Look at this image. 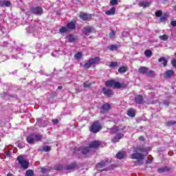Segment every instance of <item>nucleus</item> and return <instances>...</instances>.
I'll use <instances>...</instances> for the list:
<instances>
[{"instance_id": "20e7f679", "label": "nucleus", "mask_w": 176, "mask_h": 176, "mask_svg": "<svg viewBox=\"0 0 176 176\" xmlns=\"http://www.w3.org/2000/svg\"><path fill=\"white\" fill-rule=\"evenodd\" d=\"M131 159L137 160L135 162L137 166H142V164H144V155L141 153H133L131 155Z\"/></svg>"}, {"instance_id": "ddd939ff", "label": "nucleus", "mask_w": 176, "mask_h": 176, "mask_svg": "<svg viewBox=\"0 0 176 176\" xmlns=\"http://www.w3.org/2000/svg\"><path fill=\"white\" fill-rule=\"evenodd\" d=\"M102 91L103 94L107 97H111V96H113V91L111 89L106 90L105 88H103Z\"/></svg>"}, {"instance_id": "f257e3e1", "label": "nucleus", "mask_w": 176, "mask_h": 176, "mask_svg": "<svg viewBox=\"0 0 176 176\" xmlns=\"http://www.w3.org/2000/svg\"><path fill=\"white\" fill-rule=\"evenodd\" d=\"M124 129H126V126H124L123 129H119L118 126H114L111 129V133L113 134H117L113 139L112 142H119L120 140H122V137H124V135L123 133H122Z\"/></svg>"}, {"instance_id": "de8ad7c7", "label": "nucleus", "mask_w": 176, "mask_h": 176, "mask_svg": "<svg viewBox=\"0 0 176 176\" xmlns=\"http://www.w3.org/2000/svg\"><path fill=\"white\" fill-rule=\"evenodd\" d=\"M170 25H172V27H176V21H171Z\"/></svg>"}, {"instance_id": "13d9d810", "label": "nucleus", "mask_w": 176, "mask_h": 176, "mask_svg": "<svg viewBox=\"0 0 176 176\" xmlns=\"http://www.w3.org/2000/svg\"><path fill=\"white\" fill-rule=\"evenodd\" d=\"M173 9H175V10H176V6H175L173 7Z\"/></svg>"}, {"instance_id": "423d86ee", "label": "nucleus", "mask_w": 176, "mask_h": 176, "mask_svg": "<svg viewBox=\"0 0 176 176\" xmlns=\"http://www.w3.org/2000/svg\"><path fill=\"white\" fill-rule=\"evenodd\" d=\"M102 126H101L100 121H96L89 127V131H91V133H98L100 130H102Z\"/></svg>"}, {"instance_id": "8fccbe9b", "label": "nucleus", "mask_w": 176, "mask_h": 176, "mask_svg": "<svg viewBox=\"0 0 176 176\" xmlns=\"http://www.w3.org/2000/svg\"><path fill=\"white\" fill-rule=\"evenodd\" d=\"M53 123H54V124H57V123H58V119H55V120H52Z\"/></svg>"}, {"instance_id": "4c0bfd02", "label": "nucleus", "mask_w": 176, "mask_h": 176, "mask_svg": "<svg viewBox=\"0 0 176 176\" xmlns=\"http://www.w3.org/2000/svg\"><path fill=\"white\" fill-rule=\"evenodd\" d=\"M109 67H110V68H115V67H118V62H111Z\"/></svg>"}, {"instance_id": "052dcab7", "label": "nucleus", "mask_w": 176, "mask_h": 176, "mask_svg": "<svg viewBox=\"0 0 176 176\" xmlns=\"http://www.w3.org/2000/svg\"><path fill=\"white\" fill-rule=\"evenodd\" d=\"M53 54H54L52 53V56H53Z\"/></svg>"}, {"instance_id": "4d7b16f0", "label": "nucleus", "mask_w": 176, "mask_h": 176, "mask_svg": "<svg viewBox=\"0 0 176 176\" xmlns=\"http://www.w3.org/2000/svg\"><path fill=\"white\" fill-rule=\"evenodd\" d=\"M124 34H126L127 35V32H123L122 35H124Z\"/></svg>"}, {"instance_id": "4be33fe9", "label": "nucleus", "mask_w": 176, "mask_h": 176, "mask_svg": "<svg viewBox=\"0 0 176 176\" xmlns=\"http://www.w3.org/2000/svg\"><path fill=\"white\" fill-rule=\"evenodd\" d=\"M138 72H140V74H145L146 75V73L148 72V67H140L138 69Z\"/></svg>"}, {"instance_id": "864d4df0", "label": "nucleus", "mask_w": 176, "mask_h": 176, "mask_svg": "<svg viewBox=\"0 0 176 176\" xmlns=\"http://www.w3.org/2000/svg\"><path fill=\"white\" fill-rule=\"evenodd\" d=\"M58 90H63V86H58Z\"/></svg>"}, {"instance_id": "4468645a", "label": "nucleus", "mask_w": 176, "mask_h": 176, "mask_svg": "<svg viewBox=\"0 0 176 176\" xmlns=\"http://www.w3.org/2000/svg\"><path fill=\"white\" fill-rule=\"evenodd\" d=\"M10 5H12V3H10V1H7V0H4V1H0V6L1 7H6V8H10Z\"/></svg>"}, {"instance_id": "f704fd0d", "label": "nucleus", "mask_w": 176, "mask_h": 176, "mask_svg": "<svg viewBox=\"0 0 176 176\" xmlns=\"http://www.w3.org/2000/svg\"><path fill=\"white\" fill-rule=\"evenodd\" d=\"M146 75V76H155V72L153 70L147 71Z\"/></svg>"}, {"instance_id": "3c124183", "label": "nucleus", "mask_w": 176, "mask_h": 176, "mask_svg": "<svg viewBox=\"0 0 176 176\" xmlns=\"http://www.w3.org/2000/svg\"><path fill=\"white\" fill-rule=\"evenodd\" d=\"M160 21H166V17L162 16V17L160 18Z\"/></svg>"}, {"instance_id": "e2e57ef3", "label": "nucleus", "mask_w": 176, "mask_h": 176, "mask_svg": "<svg viewBox=\"0 0 176 176\" xmlns=\"http://www.w3.org/2000/svg\"><path fill=\"white\" fill-rule=\"evenodd\" d=\"M175 56H176V52H175Z\"/></svg>"}, {"instance_id": "aec40b11", "label": "nucleus", "mask_w": 176, "mask_h": 176, "mask_svg": "<svg viewBox=\"0 0 176 176\" xmlns=\"http://www.w3.org/2000/svg\"><path fill=\"white\" fill-rule=\"evenodd\" d=\"M117 159H124L126 157V152L124 151H120L116 155Z\"/></svg>"}, {"instance_id": "72a5a7b5", "label": "nucleus", "mask_w": 176, "mask_h": 176, "mask_svg": "<svg viewBox=\"0 0 176 176\" xmlns=\"http://www.w3.org/2000/svg\"><path fill=\"white\" fill-rule=\"evenodd\" d=\"M25 176H34V170L29 169L25 173Z\"/></svg>"}, {"instance_id": "f03ea898", "label": "nucleus", "mask_w": 176, "mask_h": 176, "mask_svg": "<svg viewBox=\"0 0 176 176\" xmlns=\"http://www.w3.org/2000/svg\"><path fill=\"white\" fill-rule=\"evenodd\" d=\"M43 135L39 133H32L27 136L26 140L28 144H34L35 142L42 141Z\"/></svg>"}, {"instance_id": "a878e982", "label": "nucleus", "mask_w": 176, "mask_h": 176, "mask_svg": "<svg viewBox=\"0 0 176 176\" xmlns=\"http://www.w3.org/2000/svg\"><path fill=\"white\" fill-rule=\"evenodd\" d=\"M159 63H162V65L163 67H166L167 65V60H166V58L162 57L159 59Z\"/></svg>"}, {"instance_id": "b1692460", "label": "nucleus", "mask_w": 176, "mask_h": 176, "mask_svg": "<svg viewBox=\"0 0 176 176\" xmlns=\"http://www.w3.org/2000/svg\"><path fill=\"white\" fill-rule=\"evenodd\" d=\"M107 49H109V50H111V52H115V50H118V45L116 44H113L108 46Z\"/></svg>"}, {"instance_id": "c85d7f7f", "label": "nucleus", "mask_w": 176, "mask_h": 176, "mask_svg": "<svg viewBox=\"0 0 176 176\" xmlns=\"http://www.w3.org/2000/svg\"><path fill=\"white\" fill-rule=\"evenodd\" d=\"M91 65H93V63L91 62V60L89 59V60H88L85 65H84V68H90L91 67Z\"/></svg>"}, {"instance_id": "c03bdc74", "label": "nucleus", "mask_w": 176, "mask_h": 176, "mask_svg": "<svg viewBox=\"0 0 176 176\" xmlns=\"http://www.w3.org/2000/svg\"><path fill=\"white\" fill-rule=\"evenodd\" d=\"M111 5L115 6V5H118V0H111L110 1Z\"/></svg>"}, {"instance_id": "e433bc0d", "label": "nucleus", "mask_w": 176, "mask_h": 176, "mask_svg": "<svg viewBox=\"0 0 176 176\" xmlns=\"http://www.w3.org/2000/svg\"><path fill=\"white\" fill-rule=\"evenodd\" d=\"M160 39H161V41H167V39H168V36L167 34L160 36Z\"/></svg>"}, {"instance_id": "2eb2a0df", "label": "nucleus", "mask_w": 176, "mask_h": 176, "mask_svg": "<svg viewBox=\"0 0 176 176\" xmlns=\"http://www.w3.org/2000/svg\"><path fill=\"white\" fill-rule=\"evenodd\" d=\"M136 151L138 152H141L142 153H146L148 155V151H149V148H144L142 146L138 147Z\"/></svg>"}, {"instance_id": "9b49d317", "label": "nucleus", "mask_w": 176, "mask_h": 176, "mask_svg": "<svg viewBox=\"0 0 176 176\" xmlns=\"http://www.w3.org/2000/svg\"><path fill=\"white\" fill-rule=\"evenodd\" d=\"M66 39L71 43H74L78 41V37L74 34H69L66 36Z\"/></svg>"}, {"instance_id": "6ab92c4d", "label": "nucleus", "mask_w": 176, "mask_h": 176, "mask_svg": "<svg viewBox=\"0 0 176 176\" xmlns=\"http://www.w3.org/2000/svg\"><path fill=\"white\" fill-rule=\"evenodd\" d=\"M108 164V161H102L96 165L97 168H102L105 167Z\"/></svg>"}, {"instance_id": "39448f33", "label": "nucleus", "mask_w": 176, "mask_h": 176, "mask_svg": "<svg viewBox=\"0 0 176 176\" xmlns=\"http://www.w3.org/2000/svg\"><path fill=\"white\" fill-rule=\"evenodd\" d=\"M105 85L107 87H113V89H122L123 87V85L115 80H107Z\"/></svg>"}, {"instance_id": "1a4fd4ad", "label": "nucleus", "mask_w": 176, "mask_h": 176, "mask_svg": "<svg viewBox=\"0 0 176 176\" xmlns=\"http://www.w3.org/2000/svg\"><path fill=\"white\" fill-rule=\"evenodd\" d=\"M79 17H80V19H81V20H83V21H86L87 20H91V14H86L84 12H80Z\"/></svg>"}, {"instance_id": "ea45409f", "label": "nucleus", "mask_w": 176, "mask_h": 176, "mask_svg": "<svg viewBox=\"0 0 176 176\" xmlns=\"http://www.w3.org/2000/svg\"><path fill=\"white\" fill-rule=\"evenodd\" d=\"M167 126H174V124H176V122L175 121H168L166 122V124Z\"/></svg>"}, {"instance_id": "7c9ffc66", "label": "nucleus", "mask_w": 176, "mask_h": 176, "mask_svg": "<svg viewBox=\"0 0 176 176\" xmlns=\"http://www.w3.org/2000/svg\"><path fill=\"white\" fill-rule=\"evenodd\" d=\"M159 173H165V171H170V169H168V167L165 166L163 168H158Z\"/></svg>"}, {"instance_id": "c9c22d12", "label": "nucleus", "mask_w": 176, "mask_h": 176, "mask_svg": "<svg viewBox=\"0 0 176 176\" xmlns=\"http://www.w3.org/2000/svg\"><path fill=\"white\" fill-rule=\"evenodd\" d=\"M59 32H60V34H64V32H68V28L63 27L60 29Z\"/></svg>"}, {"instance_id": "37998d69", "label": "nucleus", "mask_w": 176, "mask_h": 176, "mask_svg": "<svg viewBox=\"0 0 176 176\" xmlns=\"http://www.w3.org/2000/svg\"><path fill=\"white\" fill-rule=\"evenodd\" d=\"M90 86H91V83H90V82L86 81L84 82V87H90Z\"/></svg>"}, {"instance_id": "680f3d73", "label": "nucleus", "mask_w": 176, "mask_h": 176, "mask_svg": "<svg viewBox=\"0 0 176 176\" xmlns=\"http://www.w3.org/2000/svg\"><path fill=\"white\" fill-rule=\"evenodd\" d=\"M0 28H1V24H0Z\"/></svg>"}, {"instance_id": "7ed1b4c3", "label": "nucleus", "mask_w": 176, "mask_h": 176, "mask_svg": "<svg viewBox=\"0 0 176 176\" xmlns=\"http://www.w3.org/2000/svg\"><path fill=\"white\" fill-rule=\"evenodd\" d=\"M100 146V142L99 141H94L89 144V146L84 147L82 148L81 152L82 155L87 156L91 152L92 148H98Z\"/></svg>"}, {"instance_id": "9d476101", "label": "nucleus", "mask_w": 176, "mask_h": 176, "mask_svg": "<svg viewBox=\"0 0 176 176\" xmlns=\"http://www.w3.org/2000/svg\"><path fill=\"white\" fill-rule=\"evenodd\" d=\"M94 28L90 26L85 27L83 29V33L85 34V35H87V36H89V35H90L91 32H94Z\"/></svg>"}, {"instance_id": "bf43d9fd", "label": "nucleus", "mask_w": 176, "mask_h": 176, "mask_svg": "<svg viewBox=\"0 0 176 176\" xmlns=\"http://www.w3.org/2000/svg\"><path fill=\"white\" fill-rule=\"evenodd\" d=\"M38 52H41V50H38Z\"/></svg>"}, {"instance_id": "5fc2aeb1", "label": "nucleus", "mask_w": 176, "mask_h": 176, "mask_svg": "<svg viewBox=\"0 0 176 176\" xmlns=\"http://www.w3.org/2000/svg\"><path fill=\"white\" fill-rule=\"evenodd\" d=\"M147 163L151 164V163H152V161H151V160H149V158H148Z\"/></svg>"}, {"instance_id": "a211bd4d", "label": "nucleus", "mask_w": 176, "mask_h": 176, "mask_svg": "<svg viewBox=\"0 0 176 176\" xmlns=\"http://www.w3.org/2000/svg\"><path fill=\"white\" fill-rule=\"evenodd\" d=\"M139 6L145 9V8H149V6H151V3L148 1H141L139 3Z\"/></svg>"}, {"instance_id": "5701e85b", "label": "nucleus", "mask_w": 176, "mask_h": 176, "mask_svg": "<svg viewBox=\"0 0 176 176\" xmlns=\"http://www.w3.org/2000/svg\"><path fill=\"white\" fill-rule=\"evenodd\" d=\"M173 75H174V71L173 70H168L164 74L165 78H170Z\"/></svg>"}, {"instance_id": "6e6d98bb", "label": "nucleus", "mask_w": 176, "mask_h": 176, "mask_svg": "<svg viewBox=\"0 0 176 176\" xmlns=\"http://www.w3.org/2000/svg\"><path fill=\"white\" fill-rule=\"evenodd\" d=\"M6 176H14V175H13V174L12 173H8Z\"/></svg>"}, {"instance_id": "c756f323", "label": "nucleus", "mask_w": 176, "mask_h": 176, "mask_svg": "<svg viewBox=\"0 0 176 176\" xmlns=\"http://www.w3.org/2000/svg\"><path fill=\"white\" fill-rule=\"evenodd\" d=\"M76 167V164H71L66 166V170H74Z\"/></svg>"}, {"instance_id": "58836bf2", "label": "nucleus", "mask_w": 176, "mask_h": 176, "mask_svg": "<svg viewBox=\"0 0 176 176\" xmlns=\"http://www.w3.org/2000/svg\"><path fill=\"white\" fill-rule=\"evenodd\" d=\"M82 56H83V54L82 52H78L77 54H75V57L79 60L80 58H82Z\"/></svg>"}, {"instance_id": "a19ab883", "label": "nucleus", "mask_w": 176, "mask_h": 176, "mask_svg": "<svg viewBox=\"0 0 176 176\" xmlns=\"http://www.w3.org/2000/svg\"><path fill=\"white\" fill-rule=\"evenodd\" d=\"M109 38L112 39V38H115V32L113 30H111L109 34Z\"/></svg>"}, {"instance_id": "a18cd8bd", "label": "nucleus", "mask_w": 176, "mask_h": 176, "mask_svg": "<svg viewBox=\"0 0 176 176\" xmlns=\"http://www.w3.org/2000/svg\"><path fill=\"white\" fill-rule=\"evenodd\" d=\"M47 171H49V169H47V168H41V173H43V174H45V173H47Z\"/></svg>"}, {"instance_id": "f3484780", "label": "nucleus", "mask_w": 176, "mask_h": 176, "mask_svg": "<svg viewBox=\"0 0 176 176\" xmlns=\"http://www.w3.org/2000/svg\"><path fill=\"white\" fill-rule=\"evenodd\" d=\"M135 101L136 104H142L144 102V98H142V96L138 95L135 96Z\"/></svg>"}, {"instance_id": "49530a36", "label": "nucleus", "mask_w": 176, "mask_h": 176, "mask_svg": "<svg viewBox=\"0 0 176 176\" xmlns=\"http://www.w3.org/2000/svg\"><path fill=\"white\" fill-rule=\"evenodd\" d=\"M172 65L174 67V68H176V59L172 60Z\"/></svg>"}, {"instance_id": "09e8293b", "label": "nucleus", "mask_w": 176, "mask_h": 176, "mask_svg": "<svg viewBox=\"0 0 176 176\" xmlns=\"http://www.w3.org/2000/svg\"><path fill=\"white\" fill-rule=\"evenodd\" d=\"M41 47H42V44L41 43H37L36 45V48L41 49Z\"/></svg>"}, {"instance_id": "79ce46f5", "label": "nucleus", "mask_w": 176, "mask_h": 176, "mask_svg": "<svg viewBox=\"0 0 176 176\" xmlns=\"http://www.w3.org/2000/svg\"><path fill=\"white\" fill-rule=\"evenodd\" d=\"M162 14H163V12H162V10H157L156 12H155V16L157 17H160L162 16Z\"/></svg>"}, {"instance_id": "393cba45", "label": "nucleus", "mask_w": 176, "mask_h": 176, "mask_svg": "<svg viewBox=\"0 0 176 176\" xmlns=\"http://www.w3.org/2000/svg\"><path fill=\"white\" fill-rule=\"evenodd\" d=\"M67 28H69V30H75V28H76V25H75V23L70 22L67 23Z\"/></svg>"}, {"instance_id": "2f4dec72", "label": "nucleus", "mask_w": 176, "mask_h": 176, "mask_svg": "<svg viewBox=\"0 0 176 176\" xmlns=\"http://www.w3.org/2000/svg\"><path fill=\"white\" fill-rule=\"evenodd\" d=\"M144 54L146 57H152V51H151L150 50H146L144 52Z\"/></svg>"}, {"instance_id": "f8f14e48", "label": "nucleus", "mask_w": 176, "mask_h": 176, "mask_svg": "<svg viewBox=\"0 0 176 176\" xmlns=\"http://www.w3.org/2000/svg\"><path fill=\"white\" fill-rule=\"evenodd\" d=\"M109 109H111V105L108 103H105L102 106L100 112L102 113H105L108 112V111H109Z\"/></svg>"}, {"instance_id": "dca6fc26", "label": "nucleus", "mask_w": 176, "mask_h": 176, "mask_svg": "<svg viewBox=\"0 0 176 176\" xmlns=\"http://www.w3.org/2000/svg\"><path fill=\"white\" fill-rule=\"evenodd\" d=\"M116 12V8L113 7L111 8V10L106 11L105 14H107V16H113Z\"/></svg>"}, {"instance_id": "0eeeda50", "label": "nucleus", "mask_w": 176, "mask_h": 176, "mask_svg": "<svg viewBox=\"0 0 176 176\" xmlns=\"http://www.w3.org/2000/svg\"><path fill=\"white\" fill-rule=\"evenodd\" d=\"M16 160L19 164H20V166L22 167V168H23L24 170H27V168H28V166H30V162L24 160V157H23L22 155L18 156Z\"/></svg>"}, {"instance_id": "bb28decb", "label": "nucleus", "mask_w": 176, "mask_h": 176, "mask_svg": "<svg viewBox=\"0 0 176 176\" xmlns=\"http://www.w3.org/2000/svg\"><path fill=\"white\" fill-rule=\"evenodd\" d=\"M126 71H127V67L125 66H122L118 69V72L120 74H124V72H126Z\"/></svg>"}, {"instance_id": "6e6552de", "label": "nucleus", "mask_w": 176, "mask_h": 176, "mask_svg": "<svg viewBox=\"0 0 176 176\" xmlns=\"http://www.w3.org/2000/svg\"><path fill=\"white\" fill-rule=\"evenodd\" d=\"M31 13H33V14H37L40 16L43 13V8L42 7H33L30 8Z\"/></svg>"}, {"instance_id": "473e14b6", "label": "nucleus", "mask_w": 176, "mask_h": 176, "mask_svg": "<svg viewBox=\"0 0 176 176\" xmlns=\"http://www.w3.org/2000/svg\"><path fill=\"white\" fill-rule=\"evenodd\" d=\"M51 150H52V147H50V146H43V151L44 152H50Z\"/></svg>"}, {"instance_id": "603ef678", "label": "nucleus", "mask_w": 176, "mask_h": 176, "mask_svg": "<svg viewBox=\"0 0 176 176\" xmlns=\"http://www.w3.org/2000/svg\"><path fill=\"white\" fill-rule=\"evenodd\" d=\"M139 140H140V141H144V137L140 136V137L139 138Z\"/></svg>"}, {"instance_id": "412c9836", "label": "nucleus", "mask_w": 176, "mask_h": 176, "mask_svg": "<svg viewBox=\"0 0 176 176\" xmlns=\"http://www.w3.org/2000/svg\"><path fill=\"white\" fill-rule=\"evenodd\" d=\"M127 115L128 116H130L131 118H134V116H135V110L133 109H129L127 111Z\"/></svg>"}, {"instance_id": "cd10ccee", "label": "nucleus", "mask_w": 176, "mask_h": 176, "mask_svg": "<svg viewBox=\"0 0 176 176\" xmlns=\"http://www.w3.org/2000/svg\"><path fill=\"white\" fill-rule=\"evenodd\" d=\"M91 62L92 63V65H94V64H98L100 63V58L96 57L94 58L90 59Z\"/></svg>"}]
</instances>
